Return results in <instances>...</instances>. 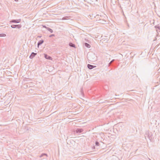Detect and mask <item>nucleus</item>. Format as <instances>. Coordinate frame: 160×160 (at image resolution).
Instances as JSON below:
<instances>
[{"mask_svg":"<svg viewBox=\"0 0 160 160\" xmlns=\"http://www.w3.org/2000/svg\"><path fill=\"white\" fill-rule=\"evenodd\" d=\"M96 18H97L96 21L98 23L104 24L107 22L106 20L107 18L105 16H99L98 15H97L96 16Z\"/></svg>","mask_w":160,"mask_h":160,"instance_id":"obj_1","label":"nucleus"},{"mask_svg":"<svg viewBox=\"0 0 160 160\" xmlns=\"http://www.w3.org/2000/svg\"><path fill=\"white\" fill-rule=\"evenodd\" d=\"M123 6L125 7L126 8L130 6V0H126L124 1L123 2Z\"/></svg>","mask_w":160,"mask_h":160,"instance_id":"obj_2","label":"nucleus"},{"mask_svg":"<svg viewBox=\"0 0 160 160\" xmlns=\"http://www.w3.org/2000/svg\"><path fill=\"white\" fill-rule=\"evenodd\" d=\"M145 135L147 136L150 140H151L152 139V135L151 132H147L145 133Z\"/></svg>","mask_w":160,"mask_h":160,"instance_id":"obj_3","label":"nucleus"},{"mask_svg":"<svg viewBox=\"0 0 160 160\" xmlns=\"http://www.w3.org/2000/svg\"><path fill=\"white\" fill-rule=\"evenodd\" d=\"M11 27L12 28H18L19 29L22 27V25L21 24L12 25Z\"/></svg>","mask_w":160,"mask_h":160,"instance_id":"obj_4","label":"nucleus"},{"mask_svg":"<svg viewBox=\"0 0 160 160\" xmlns=\"http://www.w3.org/2000/svg\"><path fill=\"white\" fill-rule=\"evenodd\" d=\"M154 28H156L157 33H158L159 32H160V25L158 24L155 25L154 26Z\"/></svg>","mask_w":160,"mask_h":160,"instance_id":"obj_5","label":"nucleus"},{"mask_svg":"<svg viewBox=\"0 0 160 160\" xmlns=\"http://www.w3.org/2000/svg\"><path fill=\"white\" fill-rule=\"evenodd\" d=\"M21 21V19H16V20H12L10 21V22H13L18 23Z\"/></svg>","mask_w":160,"mask_h":160,"instance_id":"obj_6","label":"nucleus"},{"mask_svg":"<svg viewBox=\"0 0 160 160\" xmlns=\"http://www.w3.org/2000/svg\"><path fill=\"white\" fill-rule=\"evenodd\" d=\"M83 131V129L82 128H78L76 130V132L77 133H80Z\"/></svg>","mask_w":160,"mask_h":160,"instance_id":"obj_7","label":"nucleus"},{"mask_svg":"<svg viewBox=\"0 0 160 160\" xmlns=\"http://www.w3.org/2000/svg\"><path fill=\"white\" fill-rule=\"evenodd\" d=\"M37 53H34L33 52H32L29 56V58L30 59H32L35 56L37 55Z\"/></svg>","mask_w":160,"mask_h":160,"instance_id":"obj_8","label":"nucleus"},{"mask_svg":"<svg viewBox=\"0 0 160 160\" xmlns=\"http://www.w3.org/2000/svg\"><path fill=\"white\" fill-rule=\"evenodd\" d=\"M87 66H88V68L90 69H92L93 68L96 67V66H93V65H90L89 64H88Z\"/></svg>","mask_w":160,"mask_h":160,"instance_id":"obj_9","label":"nucleus"},{"mask_svg":"<svg viewBox=\"0 0 160 160\" xmlns=\"http://www.w3.org/2000/svg\"><path fill=\"white\" fill-rule=\"evenodd\" d=\"M44 57L46 59H47L52 60V59L51 57L48 55L47 54H44Z\"/></svg>","mask_w":160,"mask_h":160,"instance_id":"obj_10","label":"nucleus"},{"mask_svg":"<svg viewBox=\"0 0 160 160\" xmlns=\"http://www.w3.org/2000/svg\"><path fill=\"white\" fill-rule=\"evenodd\" d=\"M43 42L44 41L43 40H40L39 41L38 43V47L39 46L41 45Z\"/></svg>","mask_w":160,"mask_h":160,"instance_id":"obj_11","label":"nucleus"},{"mask_svg":"<svg viewBox=\"0 0 160 160\" xmlns=\"http://www.w3.org/2000/svg\"><path fill=\"white\" fill-rule=\"evenodd\" d=\"M69 45L71 47H73L74 48H76L75 45L72 42L69 43Z\"/></svg>","mask_w":160,"mask_h":160,"instance_id":"obj_12","label":"nucleus"},{"mask_svg":"<svg viewBox=\"0 0 160 160\" xmlns=\"http://www.w3.org/2000/svg\"><path fill=\"white\" fill-rule=\"evenodd\" d=\"M85 45L86 47L88 48H89L90 47V45L87 43H85Z\"/></svg>","mask_w":160,"mask_h":160,"instance_id":"obj_13","label":"nucleus"},{"mask_svg":"<svg viewBox=\"0 0 160 160\" xmlns=\"http://www.w3.org/2000/svg\"><path fill=\"white\" fill-rule=\"evenodd\" d=\"M47 29L51 33L53 32V30L52 29H51L50 28L48 27V28H47Z\"/></svg>","mask_w":160,"mask_h":160,"instance_id":"obj_14","label":"nucleus"},{"mask_svg":"<svg viewBox=\"0 0 160 160\" xmlns=\"http://www.w3.org/2000/svg\"><path fill=\"white\" fill-rule=\"evenodd\" d=\"M81 93L82 96H83L84 95L83 92L82 88L81 90Z\"/></svg>","mask_w":160,"mask_h":160,"instance_id":"obj_15","label":"nucleus"},{"mask_svg":"<svg viewBox=\"0 0 160 160\" xmlns=\"http://www.w3.org/2000/svg\"><path fill=\"white\" fill-rule=\"evenodd\" d=\"M69 17H68V16H66V17H63L62 18V20H66V19H67V18H68Z\"/></svg>","mask_w":160,"mask_h":160,"instance_id":"obj_16","label":"nucleus"},{"mask_svg":"<svg viewBox=\"0 0 160 160\" xmlns=\"http://www.w3.org/2000/svg\"><path fill=\"white\" fill-rule=\"evenodd\" d=\"M95 145L96 146H99V144L98 142L96 141L95 142Z\"/></svg>","mask_w":160,"mask_h":160,"instance_id":"obj_17","label":"nucleus"},{"mask_svg":"<svg viewBox=\"0 0 160 160\" xmlns=\"http://www.w3.org/2000/svg\"><path fill=\"white\" fill-rule=\"evenodd\" d=\"M88 58H89V60L90 61H93L94 60L93 58L92 59L89 57H88Z\"/></svg>","mask_w":160,"mask_h":160,"instance_id":"obj_18","label":"nucleus"},{"mask_svg":"<svg viewBox=\"0 0 160 160\" xmlns=\"http://www.w3.org/2000/svg\"><path fill=\"white\" fill-rule=\"evenodd\" d=\"M55 36V35L54 34H51V35H50L49 36V37L50 38H51L53 36Z\"/></svg>","mask_w":160,"mask_h":160,"instance_id":"obj_19","label":"nucleus"},{"mask_svg":"<svg viewBox=\"0 0 160 160\" xmlns=\"http://www.w3.org/2000/svg\"><path fill=\"white\" fill-rule=\"evenodd\" d=\"M114 59L112 60L109 63V64H111L114 61Z\"/></svg>","mask_w":160,"mask_h":160,"instance_id":"obj_20","label":"nucleus"},{"mask_svg":"<svg viewBox=\"0 0 160 160\" xmlns=\"http://www.w3.org/2000/svg\"><path fill=\"white\" fill-rule=\"evenodd\" d=\"M2 35H5V34H0V37H1L4 36Z\"/></svg>","mask_w":160,"mask_h":160,"instance_id":"obj_21","label":"nucleus"},{"mask_svg":"<svg viewBox=\"0 0 160 160\" xmlns=\"http://www.w3.org/2000/svg\"><path fill=\"white\" fill-rule=\"evenodd\" d=\"M42 26L43 28H46V29H47V28H48V27H47L45 25H42Z\"/></svg>","mask_w":160,"mask_h":160,"instance_id":"obj_22","label":"nucleus"},{"mask_svg":"<svg viewBox=\"0 0 160 160\" xmlns=\"http://www.w3.org/2000/svg\"><path fill=\"white\" fill-rule=\"evenodd\" d=\"M122 12H123V15L124 16L125 15H124V13H123V10H122Z\"/></svg>","mask_w":160,"mask_h":160,"instance_id":"obj_23","label":"nucleus"},{"mask_svg":"<svg viewBox=\"0 0 160 160\" xmlns=\"http://www.w3.org/2000/svg\"><path fill=\"white\" fill-rule=\"evenodd\" d=\"M38 37H39V38H41V36H38Z\"/></svg>","mask_w":160,"mask_h":160,"instance_id":"obj_24","label":"nucleus"},{"mask_svg":"<svg viewBox=\"0 0 160 160\" xmlns=\"http://www.w3.org/2000/svg\"><path fill=\"white\" fill-rule=\"evenodd\" d=\"M15 0V1H18V0Z\"/></svg>","mask_w":160,"mask_h":160,"instance_id":"obj_25","label":"nucleus"},{"mask_svg":"<svg viewBox=\"0 0 160 160\" xmlns=\"http://www.w3.org/2000/svg\"><path fill=\"white\" fill-rule=\"evenodd\" d=\"M120 8L121 9H122V8H121V6H120Z\"/></svg>","mask_w":160,"mask_h":160,"instance_id":"obj_26","label":"nucleus"},{"mask_svg":"<svg viewBox=\"0 0 160 160\" xmlns=\"http://www.w3.org/2000/svg\"><path fill=\"white\" fill-rule=\"evenodd\" d=\"M44 155H46V154H44Z\"/></svg>","mask_w":160,"mask_h":160,"instance_id":"obj_27","label":"nucleus"}]
</instances>
